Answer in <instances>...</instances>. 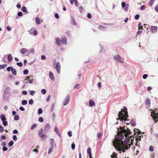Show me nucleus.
<instances>
[{"instance_id": "f257e3e1", "label": "nucleus", "mask_w": 158, "mask_h": 158, "mask_svg": "<svg viewBox=\"0 0 158 158\" xmlns=\"http://www.w3.org/2000/svg\"><path fill=\"white\" fill-rule=\"evenodd\" d=\"M125 129L123 127H120V129H118L117 131L118 138L116 140L113 141V146L118 151H123L125 149L127 150L130 148L132 144L134 139H129L132 137L131 134L130 130L127 128Z\"/></svg>"}, {"instance_id": "f03ea898", "label": "nucleus", "mask_w": 158, "mask_h": 158, "mask_svg": "<svg viewBox=\"0 0 158 158\" xmlns=\"http://www.w3.org/2000/svg\"><path fill=\"white\" fill-rule=\"evenodd\" d=\"M127 109L126 107L124 106L123 109L122 111L119 112L118 114V118H117V120L119 119L121 121H126L128 117L127 111Z\"/></svg>"}, {"instance_id": "7ed1b4c3", "label": "nucleus", "mask_w": 158, "mask_h": 158, "mask_svg": "<svg viewBox=\"0 0 158 158\" xmlns=\"http://www.w3.org/2000/svg\"><path fill=\"white\" fill-rule=\"evenodd\" d=\"M56 61H54V63L53 64V67L54 68L56 69L57 72L58 73H60V65L59 62H58L55 63Z\"/></svg>"}, {"instance_id": "20e7f679", "label": "nucleus", "mask_w": 158, "mask_h": 158, "mask_svg": "<svg viewBox=\"0 0 158 158\" xmlns=\"http://www.w3.org/2000/svg\"><path fill=\"white\" fill-rule=\"evenodd\" d=\"M114 59L115 61L119 63H123L124 62L121 57L118 55L115 56L114 57Z\"/></svg>"}, {"instance_id": "39448f33", "label": "nucleus", "mask_w": 158, "mask_h": 158, "mask_svg": "<svg viewBox=\"0 0 158 158\" xmlns=\"http://www.w3.org/2000/svg\"><path fill=\"white\" fill-rule=\"evenodd\" d=\"M70 97L69 95H67L66 97V98L63 102V104L64 106H65L67 104L69 101Z\"/></svg>"}, {"instance_id": "423d86ee", "label": "nucleus", "mask_w": 158, "mask_h": 158, "mask_svg": "<svg viewBox=\"0 0 158 158\" xmlns=\"http://www.w3.org/2000/svg\"><path fill=\"white\" fill-rule=\"evenodd\" d=\"M151 116L154 119H155L158 118V113L156 114L155 112H153L151 113Z\"/></svg>"}, {"instance_id": "0eeeda50", "label": "nucleus", "mask_w": 158, "mask_h": 158, "mask_svg": "<svg viewBox=\"0 0 158 158\" xmlns=\"http://www.w3.org/2000/svg\"><path fill=\"white\" fill-rule=\"evenodd\" d=\"M146 107L148 108L150 105V100L148 98L146 99L145 102Z\"/></svg>"}, {"instance_id": "6e6552de", "label": "nucleus", "mask_w": 158, "mask_h": 158, "mask_svg": "<svg viewBox=\"0 0 158 158\" xmlns=\"http://www.w3.org/2000/svg\"><path fill=\"white\" fill-rule=\"evenodd\" d=\"M87 152L89 155V157L90 158H92V154L91 152V148L90 147H89L87 148Z\"/></svg>"}, {"instance_id": "1a4fd4ad", "label": "nucleus", "mask_w": 158, "mask_h": 158, "mask_svg": "<svg viewBox=\"0 0 158 158\" xmlns=\"http://www.w3.org/2000/svg\"><path fill=\"white\" fill-rule=\"evenodd\" d=\"M49 76L50 78L52 80L54 81L55 79V77L53 73L50 71L49 72Z\"/></svg>"}, {"instance_id": "9d476101", "label": "nucleus", "mask_w": 158, "mask_h": 158, "mask_svg": "<svg viewBox=\"0 0 158 158\" xmlns=\"http://www.w3.org/2000/svg\"><path fill=\"white\" fill-rule=\"evenodd\" d=\"M157 27L156 26H152L151 27L150 30L152 32H154L156 31Z\"/></svg>"}, {"instance_id": "9b49d317", "label": "nucleus", "mask_w": 158, "mask_h": 158, "mask_svg": "<svg viewBox=\"0 0 158 158\" xmlns=\"http://www.w3.org/2000/svg\"><path fill=\"white\" fill-rule=\"evenodd\" d=\"M50 126L49 124L47 123L46 124L44 128V131H47L48 130L50 129Z\"/></svg>"}, {"instance_id": "f8f14e48", "label": "nucleus", "mask_w": 158, "mask_h": 158, "mask_svg": "<svg viewBox=\"0 0 158 158\" xmlns=\"http://www.w3.org/2000/svg\"><path fill=\"white\" fill-rule=\"evenodd\" d=\"M56 43L58 45H60L61 44V40L59 38H56L55 39Z\"/></svg>"}, {"instance_id": "ddd939ff", "label": "nucleus", "mask_w": 158, "mask_h": 158, "mask_svg": "<svg viewBox=\"0 0 158 158\" xmlns=\"http://www.w3.org/2000/svg\"><path fill=\"white\" fill-rule=\"evenodd\" d=\"M40 136V137L41 139L43 140H45V139L47 137L46 135L44 134H42Z\"/></svg>"}, {"instance_id": "4468645a", "label": "nucleus", "mask_w": 158, "mask_h": 158, "mask_svg": "<svg viewBox=\"0 0 158 158\" xmlns=\"http://www.w3.org/2000/svg\"><path fill=\"white\" fill-rule=\"evenodd\" d=\"M31 35L33 34L35 35H37V31L35 29L33 30L32 31H31Z\"/></svg>"}, {"instance_id": "2eb2a0df", "label": "nucleus", "mask_w": 158, "mask_h": 158, "mask_svg": "<svg viewBox=\"0 0 158 158\" xmlns=\"http://www.w3.org/2000/svg\"><path fill=\"white\" fill-rule=\"evenodd\" d=\"M0 117L1 120L2 122L4 121H5L6 120V118H5V117L4 114H1L0 115Z\"/></svg>"}, {"instance_id": "dca6fc26", "label": "nucleus", "mask_w": 158, "mask_h": 158, "mask_svg": "<svg viewBox=\"0 0 158 158\" xmlns=\"http://www.w3.org/2000/svg\"><path fill=\"white\" fill-rule=\"evenodd\" d=\"M117 154L115 152H113V154L110 156L111 158H118L117 157Z\"/></svg>"}, {"instance_id": "f3484780", "label": "nucleus", "mask_w": 158, "mask_h": 158, "mask_svg": "<svg viewBox=\"0 0 158 158\" xmlns=\"http://www.w3.org/2000/svg\"><path fill=\"white\" fill-rule=\"evenodd\" d=\"M11 71L12 73L15 76L16 75L17 72H16V71L15 69L13 68V69H12Z\"/></svg>"}, {"instance_id": "a211bd4d", "label": "nucleus", "mask_w": 158, "mask_h": 158, "mask_svg": "<svg viewBox=\"0 0 158 158\" xmlns=\"http://www.w3.org/2000/svg\"><path fill=\"white\" fill-rule=\"evenodd\" d=\"M22 10L26 13H28V12L27 10V8L25 6H23L22 8Z\"/></svg>"}, {"instance_id": "6ab92c4d", "label": "nucleus", "mask_w": 158, "mask_h": 158, "mask_svg": "<svg viewBox=\"0 0 158 158\" xmlns=\"http://www.w3.org/2000/svg\"><path fill=\"white\" fill-rule=\"evenodd\" d=\"M12 59V57L11 54H9L8 55L7 57V59L9 61H11Z\"/></svg>"}, {"instance_id": "aec40b11", "label": "nucleus", "mask_w": 158, "mask_h": 158, "mask_svg": "<svg viewBox=\"0 0 158 158\" xmlns=\"http://www.w3.org/2000/svg\"><path fill=\"white\" fill-rule=\"evenodd\" d=\"M95 103L92 100H90L89 101V105L90 106L92 107L94 106Z\"/></svg>"}, {"instance_id": "412c9836", "label": "nucleus", "mask_w": 158, "mask_h": 158, "mask_svg": "<svg viewBox=\"0 0 158 158\" xmlns=\"http://www.w3.org/2000/svg\"><path fill=\"white\" fill-rule=\"evenodd\" d=\"M61 42L64 44H67V39L66 38H64L61 40Z\"/></svg>"}, {"instance_id": "4be33fe9", "label": "nucleus", "mask_w": 158, "mask_h": 158, "mask_svg": "<svg viewBox=\"0 0 158 158\" xmlns=\"http://www.w3.org/2000/svg\"><path fill=\"white\" fill-rule=\"evenodd\" d=\"M26 51H27L26 49L25 48H23L21 50L20 52L24 54L26 52Z\"/></svg>"}, {"instance_id": "5701e85b", "label": "nucleus", "mask_w": 158, "mask_h": 158, "mask_svg": "<svg viewBox=\"0 0 158 158\" xmlns=\"http://www.w3.org/2000/svg\"><path fill=\"white\" fill-rule=\"evenodd\" d=\"M7 66V64H4L3 65L0 64V69H3L6 67Z\"/></svg>"}, {"instance_id": "b1692460", "label": "nucleus", "mask_w": 158, "mask_h": 158, "mask_svg": "<svg viewBox=\"0 0 158 158\" xmlns=\"http://www.w3.org/2000/svg\"><path fill=\"white\" fill-rule=\"evenodd\" d=\"M43 132V130L42 129H41L40 130L38 133V135L40 136L42 135V133Z\"/></svg>"}, {"instance_id": "393cba45", "label": "nucleus", "mask_w": 158, "mask_h": 158, "mask_svg": "<svg viewBox=\"0 0 158 158\" xmlns=\"http://www.w3.org/2000/svg\"><path fill=\"white\" fill-rule=\"evenodd\" d=\"M35 22H36V23L37 24H40V19L39 18L37 17L36 18Z\"/></svg>"}, {"instance_id": "a878e982", "label": "nucleus", "mask_w": 158, "mask_h": 158, "mask_svg": "<svg viewBox=\"0 0 158 158\" xmlns=\"http://www.w3.org/2000/svg\"><path fill=\"white\" fill-rule=\"evenodd\" d=\"M155 1V0H150L149 2V5L150 6H152Z\"/></svg>"}, {"instance_id": "bb28decb", "label": "nucleus", "mask_w": 158, "mask_h": 158, "mask_svg": "<svg viewBox=\"0 0 158 158\" xmlns=\"http://www.w3.org/2000/svg\"><path fill=\"white\" fill-rule=\"evenodd\" d=\"M53 147L52 146L49 149L48 152V154H50L51 152H52L53 150Z\"/></svg>"}, {"instance_id": "cd10ccee", "label": "nucleus", "mask_w": 158, "mask_h": 158, "mask_svg": "<svg viewBox=\"0 0 158 158\" xmlns=\"http://www.w3.org/2000/svg\"><path fill=\"white\" fill-rule=\"evenodd\" d=\"M54 131L57 133L58 135H59V130L56 127H55L54 128Z\"/></svg>"}, {"instance_id": "c85d7f7f", "label": "nucleus", "mask_w": 158, "mask_h": 158, "mask_svg": "<svg viewBox=\"0 0 158 158\" xmlns=\"http://www.w3.org/2000/svg\"><path fill=\"white\" fill-rule=\"evenodd\" d=\"M27 103V101L26 100H23L22 102V103L23 105H25Z\"/></svg>"}, {"instance_id": "c756f323", "label": "nucleus", "mask_w": 158, "mask_h": 158, "mask_svg": "<svg viewBox=\"0 0 158 158\" xmlns=\"http://www.w3.org/2000/svg\"><path fill=\"white\" fill-rule=\"evenodd\" d=\"M14 120L16 121L19 120V115H15L14 117Z\"/></svg>"}, {"instance_id": "7c9ffc66", "label": "nucleus", "mask_w": 158, "mask_h": 158, "mask_svg": "<svg viewBox=\"0 0 158 158\" xmlns=\"http://www.w3.org/2000/svg\"><path fill=\"white\" fill-rule=\"evenodd\" d=\"M54 107H55V104H53L51 106V111L52 112L54 110Z\"/></svg>"}, {"instance_id": "2f4dec72", "label": "nucleus", "mask_w": 158, "mask_h": 158, "mask_svg": "<svg viewBox=\"0 0 158 158\" xmlns=\"http://www.w3.org/2000/svg\"><path fill=\"white\" fill-rule=\"evenodd\" d=\"M51 144L52 145V146L53 147V145L55 144L54 141L53 139H51Z\"/></svg>"}, {"instance_id": "473e14b6", "label": "nucleus", "mask_w": 158, "mask_h": 158, "mask_svg": "<svg viewBox=\"0 0 158 158\" xmlns=\"http://www.w3.org/2000/svg\"><path fill=\"white\" fill-rule=\"evenodd\" d=\"M79 85L80 84H76L74 87V89H78L79 88Z\"/></svg>"}, {"instance_id": "72a5a7b5", "label": "nucleus", "mask_w": 158, "mask_h": 158, "mask_svg": "<svg viewBox=\"0 0 158 158\" xmlns=\"http://www.w3.org/2000/svg\"><path fill=\"white\" fill-rule=\"evenodd\" d=\"M43 110L42 109L40 108L38 110V114H41L42 113Z\"/></svg>"}, {"instance_id": "f704fd0d", "label": "nucleus", "mask_w": 158, "mask_h": 158, "mask_svg": "<svg viewBox=\"0 0 158 158\" xmlns=\"http://www.w3.org/2000/svg\"><path fill=\"white\" fill-rule=\"evenodd\" d=\"M41 92L43 94H45L46 93V91L45 89H42L41 90Z\"/></svg>"}, {"instance_id": "c9c22d12", "label": "nucleus", "mask_w": 158, "mask_h": 158, "mask_svg": "<svg viewBox=\"0 0 158 158\" xmlns=\"http://www.w3.org/2000/svg\"><path fill=\"white\" fill-rule=\"evenodd\" d=\"M28 73V71L27 69H25L23 71V73L25 75L27 74Z\"/></svg>"}, {"instance_id": "e433bc0d", "label": "nucleus", "mask_w": 158, "mask_h": 158, "mask_svg": "<svg viewBox=\"0 0 158 158\" xmlns=\"http://www.w3.org/2000/svg\"><path fill=\"white\" fill-rule=\"evenodd\" d=\"M37 126V125L36 124H34L32 125L31 127V130H32L36 127Z\"/></svg>"}, {"instance_id": "4c0bfd02", "label": "nucleus", "mask_w": 158, "mask_h": 158, "mask_svg": "<svg viewBox=\"0 0 158 158\" xmlns=\"http://www.w3.org/2000/svg\"><path fill=\"white\" fill-rule=\"evenodd\" d=\"M13 142L12 141H11L9 143L8 145L10 147L12 146L13 145Z\"/></svg>"}, {"instance_id": "58836bf2", "label": "nucleus", "mask_w": 158, "mask_h": 158, "mask_svg": "<svg viewBox=\"0 0 158 158\" xmlns=\"http://www.w3.org/2000/svg\"><path fill=\"white\" fill-rule=\"evenodd\" d=\"M17 65L20 67H22L23 66V64L22 62H20L17 63Z\"/></svg>"}, {"instance_id": "ea45409f", "label": "nucleus", "mask_w": 158, "mask_h": 158, "mask_svg": "<svg viewBox=\"0 0 158 158\" xmlns=\"http://www.w3.org/2000/svg\"><path fill=\"white\" fill-rule=\"evenodd\" d=\"M13 67H9L7 68V70L8 71H11L12 69H13Z\"/></svg>"}, {"instance_id": "a19ab883", "label": "nucleus", "mask_w": 158, "mask_h": 158, "mask_svg": "<svg viewBox=\"0 0 158 158\" xmlns=\"http://www.w3.org/2000/svg\"><path fill=\"white\" fill-rule=\"evenodd\" d=\"M142 30H141V29H140V28H139H139H138V31L136 33L137 34V35L139 34L141 32H142Z\"/></svg>"}, {"instance_id": "79ce46f5", "label": "nucleus", "mask_w": 158, "mask_h": 158, "mask_svg": "<svg viewBox=\"0 0 158 158\" xmlns=\"http://www.w3.org/2000/svg\"><path fill=\"white\" fill-rule=\"evenodd\" d=\"M155 10L156 12H158V4L155 6Z\"/></svg>"}, {"instance_id": "37998d69", "label": "nucleus", "mask_w": 158, "mask_h": 158, "mask_svg": "<svg viewBox=\"0 0 158 158\" xmlns=\"http://www.w3.org/2000/svg\"><path fill=\"white\" fill-rule=\"evenodd\" d=\"M139 18V14L136 15L135 16V19L136 20L138 19Z\"/></svg>"}, {"instance_id": "c03bdc74", "label": "nucleus", "mask_w": 158, "mask_h": 158, "mask_svg": "<svg viewBox=\"0 0 158 158\" xmlns=\"http://www.w3.org/2000/svg\"><path fill=\"white\" fill-rule=\"evenodd\" d=\"M13 139L14 140L16 141L17 140V137L16 135H14L13 137Z\"/></svg>"}, {"instance_id": "a18cd8bd", "label": "nucleus", "mask_w": 158, "mask_h": 158, "mask_svg": "<svg viewBox=\"0 0 158 158\" xmlns=\"http://www.w3.org/2000/svg\"><path fill=\"white\" fill-rule=\"evenodd\" d=\"M39 121L40 122H42L44 121L42 117H40L39 118Z\"/></svg>"}, {"instance_id": "49530a36", "label": "nucleus", "mask_w": 158, "mask_h": 158, "mask_svg": "<svg viewBox=\"0 0 158 158\" xmlns=\"http://www.w3.org/2000/svg\"><path fill=\"white\" fill-rule=\"evenodd\" d=\"M28 82H29V83H32L33 82V79H30L29 80H28L26 82V83H27Z\"/></svg>"}, {"instance_id": "de8ad7c7", "label": "nucleus", "mask_w": 158, "mask_h": 158, "mask_svg": "<svg viewBox=\"0 0 158 158\" xmlns=\"http://www.w3.org/2000/svg\"><path fill=\"white\" fill-rule=\"evenodd\" d=\"M3 125L4 126H6L7 125V122L6 121H3Z\"/></svg>"}, {"instance_id": "09e8293b", "label": "nucleus", "mask_w": 158, "mask_h": 158, "mask_svg": "<svg viewBox=\"0 0 158 158\" xmlns=\"http://www.w3.org/2000/svg\"><path fill=\"white\" fill-rule=\"evenodd\" d=\"M29 103L30 104H32L33 103V101L32 99H30L29 101Z\"/></svg>"}, {"instance_id": "8fccbe9b", "label": "nucleus", "mask_w": 158, "mask_h": 158, "mask_svg": "<svg viewBox=\"0 0 158 158\" xmlns=\"http://www.w3.org/2000/svg\"><path fill=\"white\" fill-rule=\"evenodd\" d=\"M23 13L21 12H19L18 13V15L19 17H20L22 15Z\"/></svg>"}, {"instance_id": "3c124183", "label": "nucleus", "mask_w": 158, "mask_h": 158, "mask_svg": "<svg viewBox=\"0 0 158 158\" xmlns=\"http://www.w3.org/2000/svg\"><path fill=\"white\" fill-rule=\"evenodd\" d=\"M68 134L69 136L71 137L72 136V133L71 131H69L68 133Z\"/></svg>"}, {"instance_id": "603ef678", "label": "nucleus", "mask_w": 158, "mask_h": 158, "mask_svg": "<svg viewBox=\"0 0 158 158\" xmlns=\"http://www.w3.org/2000/svg\"><path fill=\"white\" fill-rule=\"evenodd\" d=\"M71 148L73 149H74L75 148V144L74 143H73L71 145Z\"/></svg>"}, {"instance_id": "864d4df0", "label": "nucleus", "mask_w": 158, "mask_h": 158, "mask_svg": "<svg viewBox=\"0 0 158 158\" xmlns=\"http://www.w3.org/2000/svg\"><path fill=\"white\" fill-rule=\"evenodd\" d=\"M32 151L33 152H36L37 153H38V152H39L38 149H34L33 150H32Z\"/></svg>"}, {"instance_id": "5fc2aeb1", "label": "nucleus", "mask_w": 158, "mask_h": 158, "mask_svg": "<svg viewBox=\"0 0 158 158\" xmlns=\"http://www.w3.org/2000/svg\"><path fill=\"white\" fill-rule=\"evenodd\" d=\"M22 94L23 95H26L27 94V92L26 91H24H24H22Z\"/></svg>"}, {"instance_id": "6e6d98bb", "label": "nucleus", "mask_w": 158, "mask_h": 158, "mask_svg": "<svg viewBox=\"0 0 158 158\" xmlns=\"http://www.w3.org/2000/svg\"><path fill=\"white\" fill-rule=\"evenodd\" d=\"M126 4L125 2H123L122 3V7H124L126 6Z\"/></svg>"}, {"instance_id": "4d7b16f0", "label": "nucleus", "mask_w": 158, "mask_h": 158, "mask_svg": "<svg viewBox=\"0 0 158 158\" xmlns=\"http://www.w3.org/2000/svg\"><path fill=\"white\" fill-rule=\"evenodd\" d=\"M79 9L81 12L84 10L83 8L81 6H79Z\"/></svg>"}, {"instance_id": "13d9d810", "label": "nucleus", "mask_w": 158, "mask_h": 158, "mask_svg": "<svg viewBox=\"0 0 158 158\" xmlns=\"http://www.w3.org/2000/svg\"><path fill=\"white\" fill-rule=\"evenodd\" d=\"M87 17L89 19H91L92 17V15L90 14H88L87 15Z\"/></svg>"}, {"instance_id": "bf43d9fd", "label": "nucleus", "mask_w": 158, "mask_h": 158, "mask_svg": "<svg viewBox=\"0 0 158 158\" xmlns=\"http://www.w3.org/2000/svg\"><path fill=\"white\" fill-rule=\"evenodd\" d=\"M148 75L147 74H145L143 75V79H145L148 77Z\"/></svg>"}, {"instance_id": "052dcab7", "label": "nucleus", "mask_w": 158, "mask_h": 158, "mask_svg": "<svg viewBox=\"0 0 158 158\" xmlns=\"http://www.w3.org/2000/svg\"><path fill=\"white\" fill-rule=\"evenodd\" d=\"M74 2H75V5L76 6H78V2L77 0H75Z\"/></svg>"}, {"instance_id": "680f3d73", "label": "nucleus", "mask_w": 158, "mask_h": 158, "mask_svg": "<svg viewBox=\"0 0 158 158\" xmlns=\"http://www.w3.org/2000/svg\"><path fill=\"white\" fill-rule=\"evenodd\" d=\"M149 150L151 151L152 152L154 150L152 146H150L149 148Z\"/></svg>"}, {"instance_id": "e2e57ef3", "label": "nucleus", "mask_w": 158, "mask_h": 158, "mask_svg": "<svg viewBox=\"0 0 158 158\" xmlns=\"http://www.w3.org/2000/svg\"><path fill=\"white\" fill-rule=\"evenodd\" d=\"M19 109L20 110L22 111H24L25 110V109L22 106L20 107L19 108Z\"/></svg>"}, {"instance_id": "0e129e2a", "label": "nucleus", "mask_w": 158, "mask_h": 158, "mask_svg": "<svg viewBox=\"0 0 158 158\" xmlns=\"http://www.w3.org/2000/svg\"><path fill=\"white\" fill-rule=\"evenodd\" d=\"M8 149V148L6 147H3L2 148V150L4 151H6Z\"/></svg>"}, {"instance_id": "69168bd1", "label": "nucleus", "mask_w": 158, "mask_h": 158, "mask_svg": "<svg viewBox=\"0 0 158 158\" xmlns=\"http://www.w3.org/2000/svg\"><path fill=\"white\" fill-rule=\"evenodd\" d=\"M35 92L34 91H31L30 92V94L32 95H33L35 94Z\"/></svg>"}, {"instance_id": "338daca9", "label": "nucleus", "mask_w": 158, "mask_h": 158, "mask_svg": "<svg viewBox=\"0 0 158 158\" xmlns=\"http://www.w3.org/2000/svg\"><path fill=\"white\" fill-rule=\"evenodd\" d=\"M145 9V6L143 5L141 7L140 9L141 10H143Z\"/></svg>"}, {"instance_id": "774afa93", "label": "nucleus", "mask_w": 158, "mask_h": 158, "mask_svg": "<svg viewBox=\"0 0 158 158\" xmlns=\"http://www.w3.org/2000/svg\"><path fill=\"white\" fill-rule=\"evenodd\" d=\"M41 58L42 60H44L46 59V57L44 55H42L41 56Z\"/></svg>"}]
</instances>
